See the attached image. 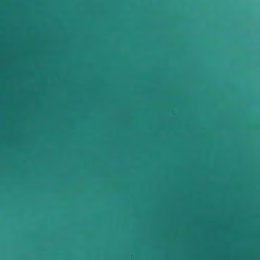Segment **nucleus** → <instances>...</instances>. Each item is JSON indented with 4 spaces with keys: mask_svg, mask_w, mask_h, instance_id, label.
Masks as SVG:
<instances>
[{
    "mask_svg": "<svg viewBox=\"0 0 260 260\" xmlns=\"http://www.w3.org/2000/svg\"><path fill=\"white\" fill-rule=\"evenodd\" d=\"M160 260H260V258H160Z\"/></svg>",
    "mask_w": 260,
    "mask_h": 260,
    "instance_id": "obj_1",
    "label": "nucleus"
}]
</instances>
